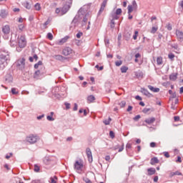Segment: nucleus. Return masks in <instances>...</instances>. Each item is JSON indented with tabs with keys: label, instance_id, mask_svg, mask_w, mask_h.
<instances>
[{
	"label": "nucleus",
	"instance_id": "nucleus-1",
	"mask_svg": "<svg viewBox=\"0 0 183 183\" xmlns=\"http://www.w3.org/2000/svg\"><path fill=\"white\" fill-rule=\"evenodd\" d=\"M84 167L83 161L81 159L76 160L74 164V169L76 171V172H81L82 169Z\"/></svg>",
	"mask_w": 183,
	"mask_h": 183
},
{
	"label": "nucleus",
	"instance_id": "nucleus-2",
	"mask_svg": "<svg viewBox=\"0 0 183 183\" xmlns=\"http://www.w3.org/2000/svg\"><path fill=\"white\" fill-rule=\"evenodd\" d=\"M18 45L19 48H25L27 45V41L24 36H20L18 38Z\"/></svg>",
	"mask_w": 183,
	"mask_h": 183
},
{
	"label": "nucleus",
	"instance_id": "nucleus-3",
	"mask_svg": "<svg viewBox=\"0 0 183 183\" xmlns=\"http://www.w3.org/2000/svg\"><path fill=\"white\" fill-rule=\"evenodd\" d=\"M26 141L33 144L38 141V137L34 134H30L29 136L26 137Z\"/></svg>",
	"mask_w": 183,
	"mask_h": 183
},
{
	"label": "nucleus",
	"instance_id": "nucleus-4",
	"mask_svg": "<svg viewBox=\"0 0 183 183\" xmlns=\"http://www.w3.org/2000/svg\"><path fill=\"white\" fill-rule=\"evenodd\" d=\"M137 4L135 1H133L132 3V5H129L127 7L128 12L127 14H131L133 12L134 10H137Z\"/></svg>",
	"mask_w": 183,
	"mask_h": 183
},
{
	"label": "nucleus",
	"instance_id": "nucleus-5",
	"mask_svg": "<svg viewBox=\"0 0 183 183\" xmlns=\"http://www.w3.org/2000/svg\"><path fill=\"white\" fill-rule=\"evenodd\" d=\"M9 60V54H1L0 55V65L6 64Z\"/></svg>",
	"mask_w": 183,
	"mask_h": 183
},
{
	"label": "nucleus",
	"instance_id": "nucleus-6",
	"mask_svg": "<svg viewBox=\"0 0 183 183\" xmlns=\"http://www.w3.org/2000/svg\"><path fill=\"white\" fill-rule=\"evenodd\" d=\"M16 66L20 69H23L25 66V59H24V58L19 59V60H17Z\"/></svg>",
	"mask_w": 183,
	"mask_h": 183
},
{
	"label": "nucleus",
	"instance_id": "nucleus-7",
	"mask_svg": "<svg viewBox=\"0 0 183 183\" xmlns=\"http://www.w3.org/2000/svg\"><path fill=\"white\" fill-rule=\"evenodd\" d=\"M86 154L87 155L89 162H93L92 152L90 148L86 149Z\"/></svg>",
	"mask_w": 183,
	"mask_h": 183
},
{
	"label": "nucleus",
	"instance_id": "nucleus-8",
	"mask_svg": "<svg viewBox=\"0 0 183 183\" xmlns=\"http://www.w3.org/2000/svg\"><path fill=\"white\" fill-rule=\"evenodd\" d=\"M73 52V50H71L69 47H66L64 49L62 50V54L65 56H68L71 55Z\"/></svg>",
	"mask_w": 183,
	"mask_h": 183
},
{
	"label": "nucleus",
	"instance_id": "nucleus-9",
	"mask_svg": "<svg viewBox=\"0 0 183 183\" xmlns=\"http://www.w3.org/2000/svg\"><path fill=\"white\" fill-rule=\"evenodd\" d=\"M11 29L9 25H5L2 27V32L4 35H8L10 34Z\"/></svg>",
	"mask_w": 183,
	"mask_h": 183
},
{
	"label": "nucleus",
	"instance_id": "nucleus-10",
	"mask_svg": "<svg viewBox=\"0 0 183 183\" xmlns=\"http://www.w3.org/2000/svg\"><path fill=\"white\" fill-rule=\"evenodd\" d=\"M107 0H104L102 4V6L100 7V10L98 12V16H100L102 12L104 11V9L107 6Z\"/></svg>",
	"mask_w": 183,
	"mask_h": 183
},
{
	"label": "nucleus",
	"instance_id": "nucleus-11",
	"mask_svg": "<svg viewBox=\"0 0 183 183\" xmlns=\"http://www.w3.org/2000/svg\"><path fill=\"white\" fill-rule=\"evenodd\" d=\"M69 39V36H66L64 38L61 39L59 41L56 42V44L58 45H63L64 43H66V41H68Z\"/></svg>",
	"mask_w": 183,
	"mask_h": 183
},
{
	"label": "nucleus",
	"instance_id": "nucleus-12",
	"mask_svg": "<svg viewBox=\"0 0 183 183\" xmlns=\"http://www.w3.org/2000/svg\"><path fill=\"white\" fill-rule=\"evenodd\" d=\"M69 10V6L68 5H65L61 9V16L64 15L66 13L68 12Z\"/></svg>",
	"mask_w": 183,
	"mask_h": 183
},
{
	"label": "nucleus",
	"instance_id": "nucleus-13",
	"mask_svg": "<svg viewBox=\"0 0 183 183\" xmlns=\"http://www.w3.org/2000/svg\"><path fill=\"white\" fill-rule=\"evenodd\" d=\"M43 162H44V164L50 165L52 163V159L49 157H46L44 158Z\"/></svg>",
	"mask_w": 183,
	"mask_h": 183
},
{
	"label": "nucleus",
	"instance_id": "nucleus-14",
	"mask_svg": "<svg viewBox=\"0 0 183 183\" xmlns=\"http://www.w3.org/2000/svg\"><path fill=\"white\" fill-rule=\"evenodd\" d=\"M155 122V118L154 117H149L147 118L144 120V122L149 125H151Z\"/></svg>",
	"mask_w": 183,
	"mask_h": 183
},
{
	"label": "nucleus",
	"instance_id": "nucleus-15",
	"mask_svg": "<svg viewBox=\"0 0 183 183\" xmlns=\"http://www.w3.org/2000/svg\"><path fill=\"white\" fill-rule=\"evenodd\" d=\"M9 13L7 11H6L5 9H2L1 10L0 12V16L3 19H5L6 16H8Z\"/></svg>",
	"mask_w": 183,
	"mask_h": 183
},
{
	"label": "nucleus",
	"instance_id": "nucleus-16",
	"mask_svg": "<svg viewBox=\"0 0 183 183\" xmlns=\"http://www.w3.org/2000/svg\"><path fill=\"white\" fill-rule=\"evenodd\" d=\"M177 34V38L180 40L182 41L183 40V32L179 30H177V31L175 32Z\"/></svg>",
	"mask_w": 183,
	"mask_h": 183
},
{
	"label": "nucleus",
	"instance_id": "nucleus-17",
	"mask_svg": "<svg viewBox=\"0 0 183 183\" xmlns=\"http://www.w3.org/2000/svg\"><path fill=\"white\" fill-rule=\"evenodd\" d=\"M148 89L154 93H158L160 91L159 88H155L153 86H148Z\"/></svg>",
	"mask_w": 183,
	"mask_h": 183
},
{
	"label": "nucleus",
	"instance_id": "nucleus-18",
	"mask_svg": "<svg viewBox=\"0 0 183 183\" xmlns=\"http://www.w3.org/2000/svg\"><path fill=\"white\" fill-rule=\"evenodd\" d=\"M147 172H148V175L152 176V175H154L155 172H157V170H155L154 168H149L147 169Z\"/></svg>",
	"mask_w": 183,
	"mask_h": 183
},
{
	"label": "nucleus",
	"instance_id": "nucleus-19",
	"mask_svg": "<svg viewBox=\"0 0 183 183\" xmlns=\"http://www.w3.org/2000/svg\"><path fill=\"white\" fill-rule=\"evenodd\" d=\"M157 64L160 66L163 64V57L162 56H157Z\"/></svg>",
	"mask_w": 183,
	"mask_h": 183
},
{
	"label": "nucleus",
	"instance_id": "nucleus-20",
	"mask_svg": "<svg viewBox=\"0 0 183 183\" xmlns=\"http://www.w3.org/2000/svg\"><path fill=\"white\" fill-rule=\"evenodd\" d=\"M182 174L179 171H177L175 172H171L170 177H174V176H182Z\"/></svg>",
	"mask_w": 183,
	"mask_h": 183
},
{
	"label": "nucleus",
	"instance_id": "nucleus-21",
	"mask_svg": "<svg viewBox=\"0 0 183 183\" xmlns=\"http://www.w3.org/2000/svg\"><path fill=\"white\" fill-rule=\"evenodd\" d=\"M157 163H159V159H157V157H154L153 159H151V165H154Z\"/></svg>",
	"mask_w": 183,
	"mask_h": 183
},
{
	"label": "nucleus",
	"instance_id": "nucleus-22",
	"mask_svg": "<svg viewBox=\"0 0 183 183\" xmlns=\"http://www.w3.org/2000/svg\"><path fill=\"white\" fill-rule=\"evenodd\" d=\"M58 178L56 176L50 177L49 183H57Z\"/></svg>",
	"mask_w": 183,
	"mask_h": 183
},
{
	"label": "nucleus",
	"instance_id": "nucleus-23",
	"mask_svg": "<svg viewBox=\"0 0 183 183\" xmlns=\"http://www.w3.org/2000/svg\"><path fill=\"white\" fill-rule=\"evenodd\" d=\"M120 69H121L122 74H125V73L127 72L129 68L127 66H123L121 67Z\"/></svg>",
	"mask_w": 183,
	"mask_h": 183
},
{
	"label": "nucleus",
	"instance_id": "nucleus-24",
	"mask_svg": "<svg viewBox=\"0 0 183 183\" xmlns=\"http://www.w3.org/2000/svg\"><path fill=\"white\" fill-rule=\"evenodd\" d=\"M87 100H88V103H92L94 102L95 97H94V96L91 95V96L88 97Z\"/></svg>",
	"mask_w": 183,
	"mask_h": 183
},
{
	"label": "nucleus",
	"instance_id": "nucleus-25",
	"mask_svg": "<svg viewBox=\"0 0 183 183\" xmlns=\"http://www.w3.org/2000/svg\"><path fill=\"white\" fill-rule=\"evenodd\" d=\"M150 111L153 112L154 110L152 109L151 108H144V109L142 110V112L145 114H148V112H149Z\"/></svg>",
	"mask_w": 183,
	"mask_h": 183
},
{
	"label": "nucleus",
	"instance_id": "nucleus-26",
	"mask_svg": "<svg viewBox=\"0 0 183 183\" xmlns=\"http://www.w3.org/2000/svg\"><path fill=\"white\" fill-rule=\"evenodd\" d=\"M157 31H158V27L153 26L152 27L150 33L154 34L156 32H157Z\"/></svg>",
	"mask_w": 183,
	"mask_h": 183
},
{
	"label": "nucleus",
	"instance_id": "nucleus-27",
	"mask_svg": "<svg viewBox=\"0 0 183 183\" xmlns=\"http://www.w3.org/2000/svg\"><path fill=\"white\" fill-rule=\"evenodd\" d=\"M24 6L26 9H31V4L29 2H25L24 3Z\"/></svg>",
	"mask_w": 183,
	"mask_h": 183
},
{
	"label": "nucleus",
	"instance_id": "nucleus-28",
	"mask_svg": "<svg viewBox=\"0 0 183 183\" xmlns=\"http://www.w3.org/2000/svg\"><path fill=\"white\" fill-rule=\"evenodd\" d=\"M41 74V73L40 70L36 71V72L34 74V78L35 79L38 78V76H39Z\"/></svg>",
	"mask_w": 183,
	"mask_h": 183
},
{
	"label": "nucleus",
	"instance_id": "nucleus-29",
	"mask_svg": "<svg viewBox=\"0 0 183 183\" xmlns=\"http://www.w3.org/2000/svg\"><path fill=\"white\" fill-rule=\"evenodd\" d=\"M122 13V9H119H119H117L116 10L115 15L119 16V15H121Z\"/></svg>",
	"mask_w": 183,
	"mask_h": 183
},
{
	"label": "nucleus",
	"instance_id": "nucleus-30",
	"mask_svg": "<svg viewBox=\"0 0 183 183\" xmlns=\"http://www.w3.org/2000/svg\"><path fill=\"white\" fill-rule=\"evenodd\" d=\"M168 58L170 59L172 61H174L175 55L174 54L170 53L168 54Z\"/></svg>",
	"mask_w": 183,
	"mask_h": 183
},
{
	"label": "nucleus",
	"instance_id": "nucleus-31",
	"mask_svg": "<svg viewBox=\"0 0 183 183\" xmlns=\"http://www.w3.org/2000/svg\"><path fill=\"white\" fill-rule=\"evenodd\" d=\"M111 121H112L111 117H109V119H108V120H104V125H109V124H110Z\"/></svg>",
	"mask_w": 183,
	"mask_h": 183
},
{
	"label": "nucleus",
	"instance_id": "nucleus-32",
	"mask_svg": "<svg viewBox=\"0 0 183 183\" xmlns=\"http://www.w3.org/2000/svg\"><path fill=\"white\" fill-rule=\"evenodd\" d=\"M125 105H127V102H124V101H122L120 103H119V106L121 108H124L125 107Z\"/></svg>",
	"mask_w": 183,
	"mask_h": 183
},
{
	"label": "nucleus",
	"instance_id": "nucleus-33",
	"mask_svg": "<svg viewBox=\"0 0 183 183\" xmlns=\"http://www.w3.org/2000/svg\"><path fill=\"white\" fill-rule=\"evenodd\" d=\"M34 7H35L36 11H40V9H41V5L39 3H36Z\"/></svg>",
	"mask_w": 183,
	"mask_h": 183
},
{
	"label": "nucleus",
	"instance_id": "nucleus-34",
	"mask_svg": "<svg viewBox=\"0 0 183 183\" xmlns=\"http://www.w3.org/2000/svg\"><path fill=\"white\" fill-rule=\"evenodd\" d=\"M122 60L115 61V66H122Z\"/></svg>",
	"mask_w": 183,
	"mask_h": 183
},
{
	"label": "nucleus",
	"instance_id": "nucleus-35",
	"mask_svg": "<svg viewBox=\"0 0 183 183\" xmlns=\"http://www.w3.org/2000/svg\"><path fill=\"white\" fill-rule=\"evenodd\" d=\"M177 79V76L176 74H172L170 76V79L171 80L175 81Z\"/></svg>",
	"mask_w": 183,
	"mask_h": 183
},
{
	"label": "nucleus",
	"instance_id": "nucleus-36",
	"mask_svg": "<svg viewBox=\"0 0 183 183\" xmlns=\"http://www.w3.org/2000/svg\"><path fill=\"white\" fill-rule=\"evenodd\" d=\"M47 38L50 40L52 41L53 40V34L51 33H48L47 34Z\"/></svg>",
	"mask_w": 183,
	"mask_h": 183
},
{
	"label": "nucleus",
	"instance_id": "nucleus-37",
	"mask_svg": "<svg viewBox=\"0 0 183 183\" xmlns=\"http://www.w3.org/2000/svg\"><path fill=\"white\" fill-rule=\"evenodd\" d=\"M34 171L35 172H39L40 171V167L38 166V164L34 165Z\"/></svg>",
	"mask_w": 183,
	"mask_h": 183
},
{
	"label": "nucleus",
	"instance_id": "nucleus-38",
	"mask_svg": "<svg viewBox=\"0 0 183 183\" xmlns=\"http://www.w3.org/2000/svg\"><path fill=\"white\" fill-rule=\"evenodd\" d=\"M138 36H139V31H135V34L133 35V39L137 40Z\"/></svg>",
	"mask_w": 183,
	"mask_h": 183
},
{
	"label": "nucleus",
	"instance_id": "nucleus-39",
	"mask_svg": "<svg viewBox=\"0 0 183 183\" xmlns=\"http://www.w3.org/2000/svg\"><path fill=\"white\" fill-rule=\"evenodd\" d=\"M109 137L114 139L115 137V133H114L112 131L109 132Z\"/></svg>",
	"mask_w": 183,
	"mask_h": 183
},
{
	"label": "nucleus",
	"instance_id": "nucleus-40",
	"mask_svg": "<svg viewBox=\"0 0 183 183\" xmlns=\"http://www.w3.org/2000/svg\"><path fill=\"white\" fill-rule=\"evenodd\" d=\"M110 27H112V29H114L115 27V22L114 21V20H112V21L110 22Z\"/></svg>",
	"mask_w": 183,
	"mask_h": 183
},
{
	"label": "nucleus",
	"instance_id": "nucleus-41",
	"mask_svg": "<svg viewBox=\"0 0 183 183\" xmlns=\"http://www.w3.org/2000/svg\"><path fill=\"white\" fill-rule=\"evenodd\" d=\"M140 118H141V116L139 114H138L135 117L133 118V120L139 121V119H140Z\"/></svg>",
	"mask_w": 183,
	"mask_h": 183
},
{
	"label": "nucleus",
	"instance_id": "nucleus-42",
	"mask_svg": "<svg viewBox=\"0 0 183 183\" xmlns=\"http://www.w3.org/2000/svg\"><path fill=\"white\" fill-rule=\"evenodd\" d=\"M11 93H12V94L16 95L18 94V92H16V89L15 88H13L11 89Z\"/></svg>",
	"mask_w": 183,
	"mask_h": 183
},
{
	"label": "nucleus",
	"instance_id": "nucleus-43",
	"mask_svg": "<svg viewBox=\"0 0 183 183\" xmlns=\"http://www.w3.org/2000/svg\"><path fill=\"white\" fill-rule=\"evenodd\" d=\"M98 71H102L104 69V66H99V65L95 66Z\"/></svg>",
	"mask_w": 183,
	"mask_h": 183
},
{
	"label": "nucleus",
	"instance_id": "nucleus-44",
	"mask_svg": "<svg viewBox=\"0 0 183 183\" xmlns=\"http://www.w3.org/2000/svg\"><path fill=\"white\" fill-rule=\"evenodd\" d=\"M124 149V144H122L121 147L119 149V152H122Z\"/></svg>",
	"mask_w": 183,
	"mask_h": 183
},
{
	"label": "nucleus",
	"instance_id": "nucleus-45",
	"mask_svg": "<svg viewBox=\"0 0 183 183\" xmlns=\"http://www.w3.org/2000/svg\"><path fill=\"white\" fill-rule=\"evenodd\" d=\"M167 28L168 31H172V25L170 24H168L167 25Z\"/></svg>",
	"mask_w": 183,
	"mask_h": 183
},
{
	"label": "nucleus",
	"instance_id": "nucleus-46",
	"mask_svg": "<svg viewBox=\"0 0 183 183\" xmlns=\"http://www.w3.org/2000/svg\"><path fill=\"white\" fill-rule=\"evenodd\" d=\"M132 147V144L130 143H127L126 144V149H131Z\"/></svg>",
	"mask_w": 183,
	"mask_h": 183
},
{
	"label": "nucleus",
	"instance_id": "nucleus-47",
	"mask_svg": "<svg viewBox=\"0 0 183 183\" xmlns=\"http://www.w3.org/2000/svg\"><path fill=\"white\" fill-rule=\"evenodd\" d=\"M53 116H48L47 120L48 121H54L55 119L52 117Z\"/></svg>",
	"mask_w": 183,
	"mask_h": 183
},
{
	"label": "nucleus",
	"instance_id": "nucleus-48",
	"mask_svg": "<svg viewBox=\"0 0 183 183\" xmlns=\"http://www.w3.org/2000/svg\"><path fill=\"white\" fill-rule=\"evenodd\" d=\"M70 104L68 102H65V106H66V109H70Z\"/></svg>",
	"mask_w": 183,
	"mask_h": 183
},
{
	"label": "nucleus",
	"instance_id": "nucleus-49",
	"mask_svg": "<svg viewBox=\"0 0 183 183\" xmlns=\"http://www.w3.org/2000/svg\"><path fill=\"white\" fill-rule=\"evenodd\" d=\"M112 17H113V19H112L113 21H114V20H117V19H119V17L117 16V14H113V15H112Z\"/></svg>",
	"mask_w": 183,
	"mask_h": 183
},
{
	"label": "nucleus",
	"instance_id": "nucleus-50",
	"mask_svg": "<svg viewBox=\"0 0 183 183\" xmlns=\"http://www.w3.org/2000/svg\"><path fill=\"white\" fill-rule=\"evenodd\" d=\"M150 147H152V148L157 147V143L151 142V143H150Z\"/></svg>",
	"mask_w": 183,
	"mask_h": 183
},
{
	"label": "nucleus",
	"instance_id": "nucleus-51",
	"mask_svg": "<svg viewBox=\"0 0 183 183\" xmlns=\"http://www.w3.org/2000/svg\"><path fill=\"white\" fill-rule=\"evenodd\" d=\"M164 154V157H166L167 158H169L170 157V154H169V152H165Z\"/></svg>",
	"mask_w": 183,
	"mask_h": 183
},
{
	"label": "nucleus",
	"instance_id": "nucleus-52",
	"mask_svg": "<svg viewBox=\"0 0 183 183\" xmlns=\"http://www.w3.org/2000/svg\"><path fill=\"white\" fill-rule=\"evenodd\" d=\"M56 14L61 13V10L59 8H56L55 10Z\"/></svg>",
	"mask_w": 183,
	"mask_h": 183
},
{
	"label": "nucleus",
	"instance_id": "nucleus-53",
	"mask_svg": "<svg viewBox=\"0 0 183 183\" xmlns=\"http://www.w3.org/2000/svg\"><path fill=\"white\" fill-rule=\"evenodd\" d=\"M174 122L180 121V117H174Z\"/></svg>",
	"mask_w": 183,
	"mask_h": 183
},
{
	"label": "nucleus",
	"instance_id": "nucleus-54",
	"mask_svg": "<svg viewBox=\"0 0 183 183\" xmlns=\"http://www.w3.org/2000/svg\"><path fill=\"white\" fill-rule=\"evenodd\" d=\"M82 35H83V34H82L81 32H79V34H76V37H77L78 39H80Z\"/></svg>",
	"mask_w": 183,
	"mask_h": 183
},
{
	"label": "nucleus",
	"instance_id": "nucleus-55",
	"mask_svg": "<svg viewBox=\"0 0 183 183\" xmlns=\"http://www.w3.org/2000/svg\"><path fill=\"white\" fill-rule=\"evenodd\" d=\"M158 179H159L158 176H155L154 178V182L157 183Z\"/></svg>",
	"mask_w": 183,
	"mask_h": 183
},
{
	"label": "nucleus",
	"instance_id": "nucleus-56",
	"mask_svg": "<svg viewBox=\"0 0 183 183\" xmlns=\"http://www.w3.org/2000/svg\"><path fill=\"white\" fill-rule=\"evenodd\" d=\"M177 162H179V163L182 162V158H181L180 156H178L177 159Z\"/></svg>",
	"mask_w": 183,
	"mask_h": 183
},
{
	"label": "nucleus",
	"instance_id": "nucleus-57",
	"mask_svg": "<svg viewBox=\"0 0 183 183\" xmlns=\"http://www.w3.org/2000/svg\"><path fill=\"white\" fill-rule=\"evenodd\" d=\"M176 97H177V94H176V92H174V93L172 94L171 98H172V99H175Z\"/></svg>",
	"mask_w": 183,
	"mask_h": 183
},
{
	"label": "nucleus",
	"instance_id": "nucleus-58",
	"mask_svg": "<svg viewBox=\"0 0 183 183\" xmlns=\"http://www.w3.org/2000/svg\"><path fill=\"white\" fill-rule=\"evenodd\" d=\"M135 99H136L137 100H139V101H142V98L141 97H139V96H136V97H135Z\"/></svg>",
	"mask_w": 183,
	"mask_h": 183
},
{
	"label": "nucleus",
	"instance_id": "nucleus-59",
	"mask_svg": "<svg viewBox=\"0 0 183 183\" xmlns=\"http://www.w3.org/2000/svg\"><path fill=\"white\" fill-rule=\"evenodd\" d=\"M73 111H77V104L76 103L74 104Z\"/></svg>",
	"mask_w": 183,
	"mask_h": 183
},
{
	"label": "nucleus",
	"instance_id": "nucleus-60",
	"mask_svg": "<svg viewBox=\"0 0 183 183\" xmlns=\"http://www.w3.org/2000/svg\"><path fill=\"white\" fill-rule=\"evenodd\" d=\"M104 159H106L107 162H109L110 161V156L109 155L106 156Z\"/></svg>",
	"mask_w": 183,
	"mask_h": 183
},
{
	"label": "nucleus",
	"instance_id": "nucleus-61",
	"mask_svg": "<svg viewBox=\"0 0 183 183\" xmlns=\"http://www.w3.org/2000/svg\"><path fill=\"white\" fill-rule=\"evenodd\" d=\"M132 109H133V107L129 106V108H127V111L130 112V111H132Z\"/></svg>",
	"mask_w": 183,
	"mask_h": 183
},
{
	"label": "nucleus",
	"instance_id": "nucleus-62",
	"mask_svg": "<svg viewBox=\"0 0 183 183\" xmlns=\"http://www.w3.org/2000/svg\"><path fill=\"white\" fill-rule=\"evenodd\" d=\"M179 94H183V86H181V87H180Z\"/></svg>",
	"mask_w": 183,
	"mask_h": 183
},
{
	"label": "nucleus",
	"instance_id": "nucleus-63",
	"mask_svg": "<svg viewBox=\"0 0 183 183\" xmlns=\"http://www.w3.org/2000/svg\"><path fill=\"white\" fill-rule=\"evenodd\" d=\"M32 183H42V182L40 180H35V181H33Z\"/></svg>",
	"mask_w": 183,
	"mask_h": 183
},
{
	"label": "nucleus",
	"instance_id": "nucleus-64",
	"mask_svg": "<svg viewBox=\"0 0 183 183\" xmlns=\"http://www.w3.org/2000/svg\"><path fill=\"white\" fill-rule=\"evenodd\" d=\"M179 6H181V8L183 9V0L181 1Z\"/></svg>",
	"mask_w": 183,
	"mask_h": 183
}]
</instances>
